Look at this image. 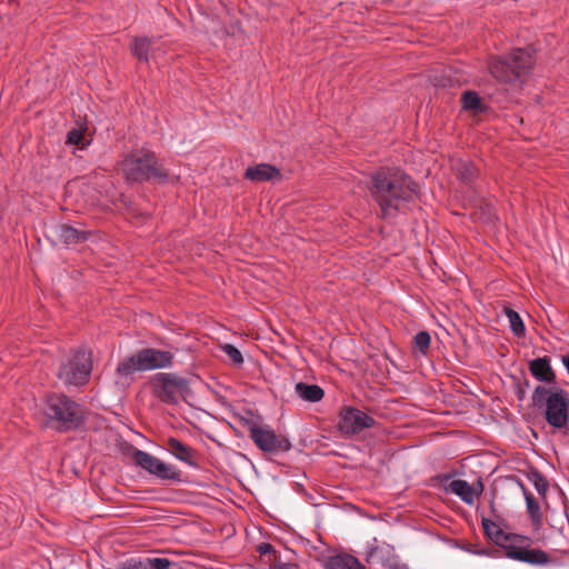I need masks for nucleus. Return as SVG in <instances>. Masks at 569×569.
Returning a JSON list of instances; mask_svg holds the SVG:
<instances>
[{
	"instance_id": "nucleus-27",
	"label": "nucleus",
	"mask_w": 569,
	"mask_h": 569,
	"mask_svg": "<svg viewBox=\"0 0 569 569\" xmlns=\"http://www.w3.org/2000/svg\"><path fill=\"white\" fill-rule=\"evenodd\" d=\"M525 498L527 503V510L532 520V523L535 526H540L542 521V515L538 501L535 499L532 493L527 491H525Z\"/></svg>"
},
{
	"instance_id": "nucleus-18",
	"label": "nucleus",
	"mask_w": 569,
	"mask_h": 569,
	"mask_svg": "<svg viewBox=\"0 0 569 569\" xmlns=\"http://www.w3.org/2000/svg\"><path fill=\"white\" fill-rule=\"evenodd\" d=\"M529 370L539 381L551 383L556 380V375L548 357H540L531 360L529 363Z\"/></svg>"
},
{
	"instance_id": "nucleus-16",
	"label": "nucleus",
	"mask_w": 569,
	"mask_h": 569,
	"mask_svg": "<svg viewBox=\"0 0 569 569\" xmlns=\"http://www.w3.org/2000/svg\"><path fill=\"white\" fill-rule=\"evenodd\" d=\"M482 528L486 536L495 543L501 546L503 549L505 546L511 543L512 541H529V537L527 536L503 532L496 522L486 518L482 519Z\"/></svg>"
},
{
	"instance_id": "nucleus-17",
	"label": "nucleus",
	"mask_w": 569,
	"mask_h": 569,
	"mask_svg": "<svg viewBox=\"0 0 569 569\" xmlns=\"http://www.w3.org/2000/svg\"><path fill=\"white\" fill-rule=\"evenodd\" d=\"M164 449L169 451L180 461L188 463L189 466L196 467L194 450L181 442L176 438H169L166 440Z\"/></svg>"
},
{
	"instance_id": "nucleus-28",
	"label": "nucleus",
	"mask_w": 569,
	"mask_h": 569,
	"mask_svg": "<svg viewBox=\"0 0 569 569\" xmlns=\"http://www.w3.org/2000/svg\"><path fill=\"white\" fill-rule=\"evenodd\" d=\"M257 551L260 553L261 557L267 558L266 562L270 566L274 562V557H281L276 551L274 547L270 543L262 542L257 547Z\"/></svg>"
},
{
	"instance_id": "nucleus-14",
	"label": "nucleus",
	"mask_w": 569,
	"mask_h": 569,
	"mask_svg": "<svg viewBox=\"0 0 569 569\" xmlns=\"http://www.w3.org/2000/svg\"><path fill=\"white\" fill-rule=\"evenodd\" d=\"M367 562L370 566L380 565L390 569H406L407 565L395 553L389 546H378L372 548L367 556Z\"/></svg>"
},
{
	"instance_id": "nucleus-12",
	"label": "nucleus",
	"mask_w": 569,
	"mask_h": 569,
	"mask_svg": "<svg viewBox=\"0 0 569 569\" xmlns=\"http://www.w3.org/2000/svg\"><path fill=\"white\" fill-rule=\"evenodd\" d=\"M47 237L51 240H59L64 244H78L89 240L92 231L86 229L81 223L58 224L49 229Z\"/></svg>"
},
{
	"instance_id": "nucleus-33",
	"label": "nucleus",
	"mask_w": 569,
	"mask_h": 569,
	"mask_svg": "<svg viewBox=\"0 0 569 569\" xmlns=\"http://www.w3.org/2000/svg\"><path fill=\"white\" fill-rule=\"evenodd\" d=\"M535 487L539 493H543L547 490V485L541 477L535 482Z\"/></svg>"
},
{
	"instance_id": "nucleus-32",
	"label": "nucleus",
	"mask_w": 569,
	"mask_h": 569,
	"mask_svg": "<svg viewBox=\"0 0 569 569\" xmlns=\"http://www.w3.org/2000/svg\"><path fill=\"white\" fill-rule=\"evenodd\" d=\"M270 569H299L298 565L289 560H283L281 557H274V562Z\"/></svg>"
},
{
	"instance_id": "nucleus-19",
	"label": "nucleus",
	"mask_w": 569,
	"mask_h": 569,
	"mask_svg": "<svg viewBox=\"0 0 569 569\" xmlns=\"http://www.w3.org/2000/svg\"><path fill=\"white\" fill-rule=\"evenodd\" d=\"M244 177L256 182H262L280 178V171L271 164L260 163L247 168Z\"/></svg>"
},
{
	"instance_id": "nucleus-22",
	"label": "nucleus",
	"mask_w": 569,
	"mask_h": 569,
	"mask_svg": "<svg viewBox=\"0 0 569 569\" xmlns=\"http://www.w3.org/2000/svg\"><path fill=\"white\" fill-rule=\"evenodd\" d=\"M91 141L90 132L87 126L79 124L72 128L67 133V144L76 146L79 149H84Z\"/></svg>"
},
{
	"instance_id": "nucleus-25",
	"label": "nucleus",
	"mask_w": 569,
	"mask_h": 569,
	"mask_svg": "<svg viewBox=\"0 0 569 569\" xmlns=\"http://www.w3.org/2000/svg\"><path fill=\"white\" fill-rule=\"evenodd\" d=\"M461 103L465 110L478 114L485 110L481 98L475 91H466L461 97Z\"/></svg>"
},
{
	"instance_id": "nucleus-8",
	"label": "nucleus",
	"mask_w": 569,
	"mask_h": 569,
	"mask_svg": "<svg viewBox=\"0 0 569 569\" xmlns=\"http://www.w3.org/2000/svg\"><path fill=\"white\" fill-rule=\"evenodd\" d=\"M91 369L90 353L84 350H78L61 365L58 378L66 386H82L87 383Z\"/></svg>"
},
{
	"instance_id": "nucleus-26",
	"label": "nucleus",
	"mask_w": 569,
	"mask_h": 569,
	"mask_svg": "<svg viewBox=\"0 0 569 569\" xmlns=\"http://www.w3.org/2000/svg\"><path fill=\"white\" fill-rule=\"evenodd\" d=\"M505 315L508 318L512 333L517 337H523L526 328L519 313L511 308H505Z\"/></svg>"
},
{
	"instance_id": "nucleus-4",
	"label": "nucleus",
	"mask_w": 569,
	"mask_h": 569,
	"mask_svg": "<svg viewBox=\"0 0 569 569\" xmlns=\"http://www.w3.org/2000/svg\"><path fill=\"white\" fill-rule=\"evenodd\" d=\"M533 64L529 50L517 49L508 58H493L489 62L491 76L501 83H511L527 76Z\"/></svg>"
},
{
	"instance_id": "nucleus-30",
	"label": "nucleus",
	"mask_w": 569,
	"mask_h": 569,
	"mask_svg": "<svg viewBox=\"0 0 569 569\" xmlns=\"http://www.w3.org/2000/svg\"><path fill=\"white\" fill-rule=\"evenodd\" d=\"M413 342L422 353H426L431 342L430 335L427 331H420L415 336Z\"/></svg>"
},
{
	"instance_id": "nucleus-34",
	"label": "nucleus",
	"mask_w": 569,
	"mask_h": 569,
	"mask_svg": "<svg viewBox=\"0 0 569 569\" xmlns=\"http://www.w3.org/2000/svg\"><path fill=\"white\" fill-rule=\"evenodd\" d=\"M519 398H523V391L522 390H519Z\"/></svg>"
},
{
	"instance_id": "nucleus-11",
	"label": "nucleus",
	"mask_w": 569,
	"mask_h": 569,
	"mask_svg": "<svg viewBox=\"0 0 569 569\" xmlns=\"http://www.w3.org/2000/svg\"><path fill=\"white\" fill-rule=\"evenodd\" d=\"M531 539L529 541H512L505 546V555L507 558L523 562L530 566H548L553 563L550 556L541 550L530 547Z\"/></svg>"
},
{
	"instance_id": "nucleus-24",
	"label": "nucleus",
	"mask_w": 569,
	"mask_h": 569,
	"mask_svg": "<svg viewBox=\"0 0 569 569\" xmlns=\"http://www.w3.org/2000/svg\"><path fill=\"white\" fill-rule=\"evenodd\" d=\"M453 169L457 177L466 183L471 182L478 176V169L467 160H458L453 164Z\"/></svg>"
},
{
	"instance_id": "nucleus-20",
	"label": "nucleus",
	"mask_w": 569,
	"mask_h": 569,
	"mask_svg": "<svg viewBox=\"0 0 569 569\" xmlns=\"http://www.w3.org/2000/svg\"><path fill=\"white\" fill-rule=\"evenodd\" d=\"M325 567L326 569H365L359 560L349 553H337L329 557Z\"/></svg>"
},
{
	"instance_id": "nucleus-7",
	"label": "nucleus",
	"mask_w": 569,
	"mask_h": 569,
	"mask_svg": "<svg viewBox=\"0 0 569 569\" xmlns=\"http://www.w3.org/2000/svg\"><path fill=\"white\" fill-rule=\"evenodd\" d=\"M154 396L167 405H177L191 393L189 381L176 373L160 372L152 378Z\"/></svg>"
},
{
	"instance_id": "nucleus-29",
	"label": "nucleus",
	"mask_w": 569,
	"mask_h": 569,
	"mask_svg": "<svg viewBox=\"0 0 569 569\" xmlns=\"http://www.w3.org/2000/svg\"><path fill=\"white\" fill-rule=\"evenodd\" d=\"M221 350L229 357L232 363L240 366L243 363V357L241 352L232 345L224 343L221 346Z\"/></svg>"
},
{
	"instance_id": "nucleus-10",
	"label": "nucleus",
	"mask_w": 569,
	"mask_h": 569,
	"mask_svg": "<svg viewBox=\"0 0 569 569\" xmlns=\"http://www.w3.org/2000/svg\"><path fill=\"white\" fill-rule=\"evenodd\" d=\"M250 438L256 446L266 452L277 453L287 452L291 448V442L283 436L277 435L269 426H259L252 423L249 427Z\"/></svg>"
},
{
	"instance_id": "nucleus-6",
	"label": "nucleus",
	"mask_w": 569,
	"mask_h": 569,
	"mask_svg": "<svg viewBox=\"0 0 569 569\" xmlns=\"http://www.w3.org/2000/svg\"><path fill=\"white\" fill-rule=\"evenodd\" d=\"M122 169L127 179L132 181H163L168 176L156 156L146 150H138L127 156L122 162Z\"/></svg>"
},
{
	"instance_id": "nucleus-15",
	"label": "nucleus",
	"mask_w": 569,
	"mask_h": 569,
	"mask_svg": "<svg viewBox=\"0 0 569 569\" xmlns=\"http://www.w3.org/2000/svg\"><path fill=\"white\" fill-rule=\"evenodd\" d=\"M445 490L458 496L465 503L472 506L475 498L481 495L483 486L480 481L477 486H471L466 480L456 479L446 485Z\"/></svg>"
},
{
	"instance_id": "nucleus-9",
	"label": "nucleus",
	"mask_w": 569,
	"mask_h": 569,
	"mask_svg": "<svg viewBox=\"0 0 569 569\" xmlns=\"http://www.w3.org/2000/svg\"><path fill=\"white\" fill-rule=\"evenodd\" d=\"M132 459L138 467L161 480H181V472L173 465L166 463L147 451L136 449Z\"/></svg>"
},
{
	"instance_id": "nucleus-21",
	"label": "nucleus",
	"mask_w": 569,
	"mask_h": 569,
	"mask_svg": "<svg viewBox=\"0 0 569 569\" xmlns=\"http://www.w3.org/2000/svg\"><path fill=\"white\" fill-rule=\"evenodd\" d=\"M156 41L148 38H139L134 39L132 43V52L133 54L143 62H148L150 58L156 57V51L158 47L156 46Z\"/></svg>"
},
{
	"instance_id": "nucleus-13",
	"label": "nucleus",
	"mask_w": 569,
	"mask_h": 569,
	"mask_svg": "<svg viewBox=\"0 0 569 569\" xmlns=\"http://www.w3.org/2000/svg\"><path fill=\"white\" fill-rule=\"evenodd\" d=\"M373 423L375 419L359 409L347 407L340 412L339 428L346 435H357Z\"/></svg>"
},
{
	"instance_id": "nucleus-1",
	"label": "nucleus",
	"mask_w": 569,
	"mask_h": 569,
	"mask_svg": "<svg viewBox=\"0 0 569 569\" xmlns=\"http://www.w3.org/2000/svg\"><path fill=\"white\" fill-rule=\"evenodd\" d=\"M370 193L385 214L397 211L417 194V184L399 169L382 168L371 178Z\"/></svg>"
},
{
	"instance_id": "nucleus-5",
	"label": "nucleus",
	"mask_w": 569,
	"mask_h": 569,
	"mask_svg": "<svg viewBox=\"0 0 569 569\" xmlns=\"http://www.w3.org/2000/svg\"><path fill=\"white\" fill-rule=\"evenodd\" d=\"M172 360L173 355L169 351L144 348L121 360L117 372L128 378L138 371L168 368L172 365Z\"/></svg>"
},
{
	"instance_id": "nucleus-23",
	"label": "nucleus",
	"mask_w": 569,
	"mask_h": 569,
	"mask_svg": "<svg viewBox=\"0 0 569 569\" xmlns=\"http://www.w3.org/2000/svg\"><path fill=\"white\" fill-rule=\"evenodd\" d=\"M296 393L309 402H318L323 398V390L317 385L298 382L295 387Z\"/></svg>"
},
{
	"instance_id": "nucleus-31",
	"label": "nucleus",
	"mask_w": 569,
	"mask_h": 569,
	"mask_svg": "<svg viewBox=\"0 0 569 569\" xmlns=\"http://www.w3.org/2000/svg\"><path fill=\"white\" fill-rule=\"evenodd\" d=\"M139 566L147 567L148 569H168L170 561L166 558H151L147 563H139Z\"/></svg>"
},
{
	"instance_id": "nucleus-3",
	"label": "nucleus",
	"mask_w": 569,
	"mask_h": 569,
	"mask_svg": "<svg viewBox=\"0 0 569 569\" xmlns=\"http://www.w3.org/2000/svg\"><path fill=\"white\" fill-rule=\"evenodd\" d=\"M44 415L48 425L59 431L78 428L84 419L83 408L66 395H51L47 398Z\"/></svg>"
},
{
	"instance_id": "nucleus-2",
	"label": "nucleus",
	"mask_w": 569,
	"mask_h": 569,
	"mask_svg": "<svg viewBox=\"0 0 569 569\" xmlns=\"http://www.w3.org/2000/svg\"><path fill=\"white\" fill-rule=\"evenodd\" d=\"M531 401L535 407L545 408V419L555 429L569 426V392L560 387L539 385L535 388Z\"/></svg>"
}]
</instances>
